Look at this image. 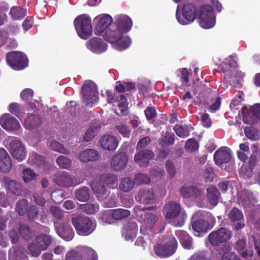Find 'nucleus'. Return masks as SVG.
Masks as SVG:
<instances>
[{"label":"nucleus","instance_id":"nucleus-1","mask_svg":"<svg viewBox=\"0 0 260 260\" xmlns=\"http://www.w3.org/2000/svg\"><path fill=\"white\" fill-rule=\"evenodd\" d=\"M133 26L132 19L125 15H117L114 17V22L104 35V38L116 50L122 51L128 48L132 43L126 35Z\"/></svg>","mask_w":260,"mask_h":260},{"label":"nucleus","instance_id":"nucleus-2","mask_svg":"<svg viewBox=\"0 0 260 260\" xmlns=\"http://www.w3.org/2000/svg\"><path fill=\"white\" fill-rule=\"evenodd\" d=\"M49 213L53 217L54 226L59 237L67 241L72 240L74 236V232L72 227L64 222L60 224L61 222L63 221V211L59 207L51 206L49 209Z\"/></svg>","mask_w":260,"mask_h":260},{"label":"nucleus","instance_id":"nucleus-3","mask_svg":"<svg viewBox=\"0 0 260 260\" xmlns=\"http://www.w3.org/2000/svg\"><path fill=\"white\" fill-rule=\"evenodd\" d=\"M146 208L141 206H136L134 211L139 220L141 222L140 229L141 233L144 235L153 234L155 232L154 227L158 220L157 216L152 213L145 212Z\"/></svg>","mask_w":260,"mask_h":260},{"label":"nucleus","instance_id":"nucleus-4","mask_svg":"<svg viewBox=\"0 0 260 260\" xmlns=\"http://www.w3.org/2000/svg\"><path fill=\"white\" fill-rule=\"evenodd\" d=\"M71 222L77 233L83 236H86L92 234L96 227V221L85 216L73 214Z\"/></svg>","mask_w":260,"mask_h":260},{"label":"nucleus","instance_id":"nucleus-5","mask_svg":"<svg viewBox=\"0 0 260 260\" xmlns=\"http://www.w3.org/2000/svg\"><path fill=\"white\" fill-rule=\"evenodd\" d=\"M164 213L166 218L170 219V223L175 226H182L186 219V214L182 210L180 205L174 202H170L164 207Z\"/></svg>","mask_w":260,"mask_h":260},{"label":"nucleus","instance_id":"nucleus-6","mask_svg":"<svg viewBox=\"0 0 260 260\" xmlns=\"http://www.w3.org/2000/svg\"><path fill=\"white\" fill-rule=\"evenodd\" d=\"M96 252L91 248L78 246L67 252L64 260H98Z\"/></svg>","mask_w":260,"mask_h":260},{"label":"nucleus","instance_id":"nucleus-7","mask_svg":"<svg viewBox=\"0 0 260 260\" xmlns=\"http://www.w3.org/2000/svg\"><path fill=\"white\" fill-rule=\"evenodd\" d=\"M237 68V62L233 56L226 58L222 66L224 78L230 82H234L235 80L239 82L244 76V74L238 71Z\"/></svg>","mask_w":260,"mask_h":260},{"label":"nucleus","instance_id":"nucleus-8","mask_svg":"<svg viewBox=\"0 0 260 260\" xmlns=\"http://www.w3.org/2000/svg\"><path fill=\"white\" fill-rule=\"evenodd\" d=\"M198 16L199 25L204 29L211 28L215 25L216 18L211 6L201 7L198 12Z\"/></svg>","mask_w":260,"mask_h":260},{"label":"nucleus","instance_id":"nucleus-9","mask_svg":"<svg viewBox=\"0 0 260 260\" xmlns=\"http://www.w3.org/2000/svg\"><path fill=\"white\" fill-rule=\"evenodd\" d=\"M74 26L78 36L87 39L92 34L91 19L85 14L78 16L74 20Z\"/></svg>","mask_w":260,"mask_h":260},{"label":"nucleus","instance_id":"nucleus-10","mask_svg":"<svg viewBox=\"0 0 260 260\" xmlns=\"http://www.w3.org/2000/svg\"><path fill=\"white\" fill-rule=\"evenodd\" d=\"M178 6L176 13V17L178 23L181 25H188L194 21L197 17V11L196 7L191 4H186L182 9V16L179 12Z\"/></svg>","mask_w":260,"mask_h":260},{"label":"nucleus","instance_id":"nucleus-11","mask_svg":"<svg viewBox=\"0 0 260 260\" xmlns=\"http://www.w3.org/2000/svg\"><path fill=\"white\" fill-rule=\"evenodd\" d=\"M83 102L85 105L93 106L98 100L97 87L91 81H86L82 87Z\"/></svg>","mask_w":260,"mask_h":260},{"label":"nucleus","instance_id":"nucleus-12","mask_svg":"<svg viewBox=\"0 0 260 260\" xmlns=\"http://www.w3.org/2000/svg\"><path fill=\"white\" fill-rule=\"evenodd\" d=\"M191 226L194 235L198 237L203 236L209 229V222L204 218L203 212L201 211L193 214Z\"/></svg>","mask_w":260,"mask_h":260},{"label":"nucleus","instance_id":"nucleus-13","mask_svg":"<svg viewBox=\"0 0 260 260\" xmlns=\"http://www.w3.org/2000/svg\"><path fill=\"white\" fill-rule=\"evenodd\" d=\"M6 60L9 65L15 70H21L28 65L26 56L21 52L14 51L7 55Z\"/></svg>","mask_w":260,"mask_h":260},{"label":"nucleus","instance_id":"nucleus-14","mask_svg":"<svg viewBox=\"0 0 260 260\" xmlns=\"http://www.w3.org/2000/svg\"><path fill=\"white\" fill-rule=\"evenodd\" d=\"M177 247V242L175 238L170 236L165 244L158 245L154 249L155 254L161 257H166L173 255Z\"/></svg>","mask_w":260,"mask_h":260},{"label":"nucleus","instance_id":"nucleus-15","mask_svg":"<svg viewBox=\"0 0 260 260\" xmlns=\"http://www.w3.org/2000/svg\"><path fill=\"white\" fill-rule=\"evenodd\" d=\"M232 237L231 231L224 228H221L214 231L208 235V239L213 246H218L228 241Z\"/></svg>","mask_w":260,"mask_h":260},{"label":"nucleus","instance_id":"nucleus-16","mask_svg":"<svg viewBox=\"0 0 260 260\" xmlns=\"http://www.w3.org/2000/svg\"><path fill=\"white\" fill-rule=\"evenodd\" d=\"M243 121L246 124H253L260 120V104H255L248 111L245 107L242 109Z\"/></svg>","mask_w":260,"mask_h":260},{"label":"nucleus","instance_id":"nucleus-17","mask_svg":"<svg viewBox=\"0 0 260 260\" xmlns=\"http://www.w3.org/2000/svg\"><path fill=\"white\" fill-rule=\"evenodd\" d=\"M237 202L244 208H248L254 206L257 201L250 191L243 189L238 191Z\"/></svg>","mask_w":260,"mask_h":260},{"label":"nucleus","instance_id":"nucleus-18","mask_svg":"<svg viewBox=\"0 0 260 260\" xmlns=\"http://www.w3.org/2000/svg\"><path fill=\"white\" fill-rule=\"evenodd\" d=\"M54 182L59 186L62 187H71L76 186L82 182H75L73 178L68 173L65 172H59L54 175L53 177Z\"/></svg>","mask_w":260,"mask_h":260},{"label":"nucleus","instance_id":"nucleus-19","mask_svg":"<svg viewBox=\"0 0 260 260\" xmlns=\"http://www.w3.org/2000/svg\"><path fill=\"white\" fill-rule=\"evenodd\" d=\"M119 141L117 137L112 134H107L101 137L99 144L105 150L114 151L117 148Z\"/></svg>","mask_w":260,"mask_h":260},{"label":"nucleus","instance_id":"nucleus-20","mask_svg":"<svg viewBox=\"0 0 260 260\" xmlns=\"http://www.w3.org/2000/svg\"><path fill=\"white\" fill-rule=\"evenodd\" d=\"M93 22L96 23L95 30L96 33L100 35L104 31L105 32L106 29L109 28L108 26L112 22V18L108 14H103L95 17L93 19ZM104 35H103V37Z\"/></svg>","mask_w":260,"mask_h":260},{"label":"nucleus","instance_id":"nucleus-21","mask_svg":"<svg viewBox=\"0 0 260 260\" xmlns=\"http://www.w3.org/2000/svg\"><path fill=\"white\" fill-rule=\"evenodd\" d=\"M184 198L191 199L197 201L200 200L203 196V191L196 187L188 184H185L180 190Z\"/></svg>","mask_w":260,"mask_h":260},{"label":"nucleus","instance_id":"nucleus-22","mask_svg":"<svg viewBox=\"0 0 260 260\" xmlns=\"http://www.w3.org/2000/svg\"><path fill=\"white\" fill-rule=\"evenodd\" d=\"M10 148L12 154L16 159L22 161L25 158L26 152L23 145L19 140H12L10 143Z\"/></svg>","mask_w":260,"mask_h":260},{"label":"nucleus","instance_id":"nucleus-23","mask_svg":"<svg viewBox=\"0 0 260 260\" xmlns=\"http://www.w3.org/2000/svg\"><path fill=\"white\" fill-rule=\"evenodd\" d=\"M136 200L141 203L149 204L155 201V196L152 190L141 188L135 197Z\"/></svg>","mask_w":260,"mask_h":260},{"label":"nucleus","instance_id":"nucleus-24","mask_svg":"<svg viewBox=\"0 0 260 260\" xmlns=\"http://www.w3.org/2000/svg\"><path fill=\"white\" fill-rule=\"evenodd\" d=\"M0 124L3 128L6 130H16L20 127L19 121L8 113L2 116Z\"/></svg>","mask_w":260,"mask_h":260},{"label":"nucleus","instance_id":"nucleus-25","mask_svg":"<svg viewBox=\"0 0 260 260\" xmlns=\"http://www.w3.org/2000/svg\"><path fill=\"white\" fill-rule=\"evenodd\" d=\"M215 162H230L234 161L231 150L228 147H222L214 154Z\"/></svg>","mask_w":260,"mask_h":260},{"label":"nucleus","instance_id":"nucleus-26","mask_svg":"<svg viewBox=\"0 0 260 260\" xmlns=\"http://www.w3.org/2000/svg\"><path fill=\"white\" fill-rule=\"evenodd\" d=\"M86 46L88 49L98 54L105 52L107 49V44L99 38L91 39L87 42Z\"/></svg>","mask_w":260,"mask_h":260},{"label":"nucleus","instance_id":"nucleus-27","mask_svg":"<svg viewBox=\"0 0 260 260\" xmlns=\"http://www.w3.org/2000/svg\"><path fill=\"white\" fill-rule=\"evenodd\" d=\"M230 220L235 223V229L240 230L245 226L242 212L237 208H233L229 214Z\"/></svg>","mask_w":260,"mask_h":260},{"label":"nucleus","instance_id":"nucleus-28","mask_svg":"<svg viewBox=\"0 0 260 260\" xmlns=\"http://www.w3.org/2000/svg\"><path fill=\"white\" fill-rule=\"evenodd\" d=\"M138 231L137 225L135 221H129L125 224L122 231V235L126 241H133Z\"/></svg>","mask_w":260,"mask_h":260},{"label":"nucleus","instance_id":"nucleus-29","mask_svg":"<svg viewBox=\"0 0 260 260\" xmlns=\"http://www.w3.org/2000/svg\"><path fill=\"white\" fill-rule=\"evenodd\" d=\"M100 155L94 149H87L81 152L79 156V160L83 162H94L99 160Z\"/></svg>","mask_w":260,"mask_h":260},{"label":"nucleus","instance_id":"nucleus-30","mask_svg":"<svg viewBox=\"0 0 260 260\" xmlns=\"http://www.w3.org/2000/svg\"><path fill=\"white\" fill-rule=\"evenodd\" d=\"M246 239L242 238L239 239L234 245L235 249L240 253L243 258L251 257L253 255V250L250 248H247L246 246Z\"/></svg>","mask_w":260,"mask_h":260},{"label":"nucleus","instance_id":"nucleus-31","mask_svg":"<svg viewBox=\"0 0 260 260\" xmlns=\"http://www.w3.org/2000/svg\"><path fill=\"white\" fill-rule=\"evenodd\" d=\"M9 260H28L25 250L22 246H15L9 251Z\"/></svg>","mask_w":260,"mask_h":260},{"label":"nucleus","instance_id":"nucleus-32","mask_svg":"<svg viewBox=\"0 0 260 260\" xmlns=\"http://www.w3.org/2000/svg\"><path fill=\"white\" fill-rule=\"evenodd\" d=\"M176 235L184 248L186 249L193 248L192 239L186 232L182 230L176 231Z\"/></svg>","mask_w":260,"mask_h":260},{"label":"nucleus","instance_id":"nucleus-33","mask_svg":"<svg viewBox=\"0 0 260 260\" xmlns=\"http://www.w3.org/2000/svg\"><path fill=\"white\" fill-rule=\"evenodd\" d=\"M103 183L101 181L100 182L92 181L91 183L92 190L96 193L97 198L100 201L103 200L108 194V191L105 188L103 184Z\"/></svg>","mask_w":260,"mask_h":260},{"label":"nucleus","instance_id":"nucleus-34","mask_svg":"<svg viewBox=\"0 0 260 260\" xmlns=\"http://www.w3.org/2000/svg\"><path fill=\"white\" fill-rule=\"evenodd\" d=\"M36 242L37 246L42 250H45L51 245L52 238L50 235L41 234L37 237Z\"/></svg>","mask_w":260,"mask_h":260},{"label":"nucleus","instance_id":"nucleus-35","mask_svg":"<svg viewBox=\"0 0 260 260\" xmlns=\"http://www.w3.org/2000/svg\"><path fill=\"white\" fill-rule=\"evenodd\" d=\"M3 180L4 183L7 185L8 188L10 192L16 195L21 194L22 187L19 183L11 180L8 177H4Z\"/></svg>","mask_w":260,"mask_h":260},{"label":"nucleus","instance_id":"nucleus-36","mask_svg":"<svg viewBox=\"0 0 260 260\" xmlns=\"http://www.w3.org/2000/svg\"><path fill=\"white\" fill-rule=\"evenodd\" d=\"M207 197L210 203L213 206H216L218 202L219 191L214 186H210L207 189Z\"/></svg>","mask_w":260,"mask_h":260},{"label":"nucleus","instance_id":"nucleus-37","mask_svg":"<svg viewBox=\"0 0 260 260\" xmlns=\"http://www.w3.org/2000/svg\"><path fill=\"white\" fill-rule=\"evenodd\" d=\"M76 199L80 202L87 201L90 199V190L86 186H83L75 191Z\"/></svg>","mask_w":260,"mask_h":260},{"label":"nucleus","instance_id":"nucleus-38","mask_svg":"<svg viewBox=\"0 0 260 260\" xmlns=\"http://www.w3.org/2000/svg\"><path fill=\"white\" fill-rule=\"evenodd\" d=\"M41 122V118L37 115H31L26 118L24 121V126L30 129L40 124Z\"/></svg>","mask_w":260,"mask_h":260},{"label":"nucleus","instance_id":"nucleus-39","mask_svg":"<svg viewBox=\"0 0 260 260\" xmlns=\"http://www.w3.org/2000/svg\"><path fill=\"white\" fill-rule=\"evenodd\" d=\"M255 164H242L239 170L240 176L244 178H250L252 176Z\"/></svg>","mask_w":260,"mask_h":260},{"label":"nucleus","instance_id":"nucleus-40","mask_svg":"<svg viewBox=\"0 0 260 260\" xmlns=\"http://www.w3.org/2000/svg\"><path fill=\"white\" fill-rule=\"evenodd\" d=\"M154 156L153 152L149 150H145L138 152L135 156L134 160L136 162L142 161H145L146 160H149L152 158Z\"/></svg>","mask_w":260,"mask_h":260},{"label":"nucleus","instance_id":"nucleus-41","mask_svg":"<svg viewBox=\"0 0 260 260\" xmlns=\"http://www.w3.org/2000/svg\"><path fill=\"white\" fill-rule=\"evenodd\" d=\"M10 14L14 20L22 19L26 15V10L19 7H13Z\"/></svg>","mask_w":260,"mask_h":260},{"label":"nucleus","instance_id":"nucleus-42","mask_svg":"<svg viewBox=\"0 0 260 260\" xmlns=\"http://www.w3.org/2000/svg\"><path fill=\"white\" fill-rule=\"evenodd\" d=\"M80 209L88 214H93L99 211V207L97 204L87 203L80 205Z\"/></svg>","mask_w":260,"mask_h":260},{"label":"nucleus","instance_id":"nucleus-43","mask_svg":"<svg viewBox=\"0 0 260 260\" xmlns=\"http://www.w3.org/2000/svg\"><path fill=\"white\" fill-rule=\"evenodd\" d=\"M16 211L20 216H24L28 210V203L25 199L19 200L16 205Z\"/></svg>","mask_w":260,"mask_h":260},{"label":"nucleus","instance_id":"nucleus-44","mask_svg":"<svg viewBox=\"0 0 260 260\" xmlns=\"http://www.w3.org/2000/svg\"><path fill=\"white\" fill-rule=\"evenodd\" d=\"M113 214V218L115 220H122L127 217L130 215V212L127 209H117L112 210Z\"/></svg>","mask_w":260,"mask_h":260},{"label":"nucleus","instance_id":"nucleus-45","mask_svg":"<svg viewBox=\"0 0 260 260\" xmlns=\"http://www.w3.org/2000/svg\"><path fill=\"white\" fill-rule=\"evenodd\" d=\"M245 136L252 141H257L260 138L259 132L252 127L247 126L244 129Z\"/></svg>","mask_w":260,"mask_h":260},{"label":"nucleus","instance_id":"nucleus-46","mask_svg":"<svg viewBox=\"0 0 260 260\" xmlns=\"http://www.w3.org/2000/svg\"><path fill=\"white\" fill-rule=\"evenodd\" d=\"M135 182L128 177L122 179L119 184L120 189L124 192L130 191L134 185Z\"/></svg>","mask_w":260,"mask_h":260},{"label":"nucleus","instance_id":"nucleus-47","mask_svg":"<svg viewBox=\"0 0 260 260\" xmlns=\"http://www.w3.org/2000/svg\"><path fill=\"white\" fill-rule=\"evenodd\" d=\"M9 110L21 120V115L24 113V109L21 105L15 103L10 104L9 106Z\"/></svg>","mask_w":260,"mask_h":260},{"label":"nucleus","instance_id":"nucleus-48","mask_svg":"<svg viewBox=\"0 0 260 260\" xmlns=\"http://www.w3.org/2000/svg\"><path fill=\"white\" fill-rule=\"evenodd\" d=\"M100 130V127L98 125H91L88 129L84 137V141L88 142L91 140L98 134Z\"/></svg>","mask_w":260,"mask_h":260},{"label":"nucleus","instance_id":"nucleus-49","mask_svg":"<svg viewBox=\"0 0 260 260\" xmlns=\"http://www.w3.org/2000/svg\"><path fill=\"white\" fill-rule=\"evenodd\" d=\"M20 236L26 240L30 239L32 236L31 229L26 224H21L19 228Z\"/></svg>","mask_w":260,"mask_h":260},{"label":"nucleus","instance_id":"nucleus-50","mask_svg":"<svg viewBox=\"0 0 260 260\" xmlns=\"http://www.w3.org/2000/svg\"><path fill=\"white\" fill-rule=\"evenodd\" d=\"M174 131L176 135L180 138H184L189 136V131L187 126L177 124L174 126Z\"/></svg>","mask_w":260,"mask_h":260},{"label":"nucleus","instance_id":"nucleus-51","mask_svg":"<svg viewBox=\"0 0 260 260\" xmlns=\"http://www.w3.org/2000/svg\"><path fill=\"white\" fill-rule=\"evenodd\" d=\"M101 181L107 185H117V178L115 175L113 174H105L101 176Z\"/></svg>","mask_w":260,"mask_h":260},{"label":"nucleus","instance_id":"nucleus-52","mask_svg":"<svg viewBox=\"0 0 260 260\" xmlns=\"http://www.w3.org/2000/svg\"><path fill=\"white\" fill-rule=\"evenodd\" d=\"M37 177V174L31 169L26 168L23 171V179L25 182L27 183L30 181L36 180Z\"/></svg>","mask_w":260,"mask_h":260},{"label":"nucleus","instance_id":"nucleus-53","mask_svg":"<svg viewBox=\"0 0 260 260\" xmlns=\"http://www.w3.org/2000/svg\"><path fill=\"white\" fill-rule=\"evenodd\" d=\"M174 142V135L169 133L162 135L160 144L162 146L172 145Z\"/></svg>","mask_w":260,"mask_h":260},{"label":"nucleus","instance_id":"nucleus-54","mask_svg":"<svg viewBox=\"0 0 260 260\" xmlns=\"http://www.w3.org/2000/svg\"><path fill=\"white\" fill-rule=\"evenodd\" d=\"M116 129L124 137L128 138L131 130L126 124L120 123L116 126Z\"/></svg>","mask_w":260,"mask_h":260},{"label":"nucleus","instance_id":"nucleus-55","mask_svg":"<svg viewBox=\"0 0 260 260\" xmlns=\"http://www.w3.org/2000/svg\"><path fill=\"white\" fill-rule=\"evenodd\" d=\"M103 222L107 224H112L113 223V214L112 210H107L104 211L101 216Z\"/></svg>","mask_w":260,"mask_h":260},{"label":"nucleus","instance_id":"nucleus-56","mask_svg":"<svg viewBox=\"0 0 260 260\" xmlns=\"http://www.w3.org/2000/svg\"><path fill=\"white\" fill-rule=\"evenodd\" d=\"M150 182L149 177L144 174L138 173L135 177V183L137 184H148Z\"/></svg>","mask_w":260,"mask_h":260},{"label":"nucleus","instance_id":"nucleus-57","mask_svg":"<svg viewBox=\"0 0 260 260\" xmlns=\"http://www.w3.org/2000/svg\"><path fill=\"white\" fill-rule=\"evenodd\" d=\"M46 193H36L33 197L36 204L41 206H43L46 203Z\"/></svg>","mask_w":260,"mask_h":260},{"label":"nucleus","instance_id":"nucleus-58","mask_svg":"<svg viewBox=\"0 0 260 260\" xmlns=\"http://www.w3.org/2000/svg\"><path fill=\"white\" fill-rule=\"evenodd\" d=\"M128 158L124 152H118L113 158V162H127Z\"/></svg>","mask_w":260,"mask_h":260},{"label":"nucleus","instance_id":"nucleus-59","mask_svg":"<svg viewBox=\"0 0 260 260\" xmlns=\"http://www.w3.org/2000/svg\"><path fill=\"white\" fill-rule=\"evenodd\" d=\"M50 146L52 150L55 151H58L62 153L67 154L68 153V151L64 148L61 144L55 141L51 142L50 144Z\"/></svg>","mask_w":260,"mask_h":260},{"label":"nucleus","instance_id":"nucleus-60","mask_svg":"<svg viewBox=\"0 0 260 260\" xmlns=\"http://www.w3.org/2000/svg\"><path fill=\"white\" fill-rule=\"evenodd\" d=\"M44 161L47 160H45L43 156L34 152L30 154L28 160V162H39Z\"/></svg>","mask_w":260,"mask_h":260},{"label":"nucleus","instance_id":"nucleus-61","mask_svg":"<svg viewBox=\"0 0 260 260\" xmlns=\"http://www.w3.org/2000/svg\"><path fill=\"white\" fill-rule=\"evenodd\" d=\"M199 114L201 117L202 125L205 127H210L212 124V121L209 114L203 113H200Z\"/></svg>","mask_w":260,"mask_h":260},{"label":"nucleus","instance_id":"nucleus-62","mask_svg":"<svg viewBox=\"0 0 260 260\" xmlns=\"http://www.w3.org/2000/svg\"><path fill=\"white\" fill-rule=\"evenodd\" d=\"M185 148L189 151H194L198 149L199 145L194 139H188L185 143Z\"/></svg>","mask_w":260,"mask_h":260},{"label":"nucleus","instance_id":"nucleus-63","mask_svg":"<svg viewBox=\"0 0 260 260\" xmlns=\"http://www.w3.org/2000/svg\"><path fill=\"white\" fill-rule=\"evenodd\" d=\"M39 216L38 208L34 205L31 206L28 210V217L30 220L37 219Z\"/></svg>","mask_w":260,"mask_h":260},{"label":"nucleus","instance_id":"nucleus-64","mask_svg":"<svg viewBox=\"0 0 260 260\" xmlns=\"http://www.w3.org/2000/svg\"><path fill=\"white\" fill-rule=\"evenodd\" d=\"M188 260H209L206 252H200L193 254Z\"/></svg>","mask_w":260,"mask_h":260}]
</instances>
